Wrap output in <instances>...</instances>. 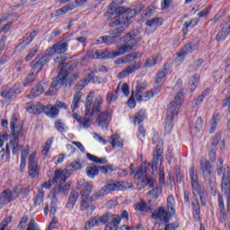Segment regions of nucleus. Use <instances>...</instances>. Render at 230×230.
<instances>
[{"label":"nucleus","instance_id":"nucleus-1","mask_svg":"<svg viewBox=\"0 0 230 230\" xmlns=\"http://www.w3.org/2000/svg\"><path fill=\"white\" fill-rule=\"evenodd\" d=\"M136 17V9H126L119 7L108 11V21L110 28H125L128 26L130 20Z\"/></svg>","mask_w":230,"mask_h":230},{"label":"nucleus","instance_id":"nucleus-2","mask_svg":"<svg viewBox=\"0 0 230 230\" xmlns=\"http://www.w3.org/2000/svg\"><path fill=\"white\" fill-rule=\"evenodd\" d=\"M128 188H132V183L113 181L103 186L101 190L94 191L90 197V200L91 202H96V200H100L102 197L109 195L111 191H122L123 190H128Z\"/></svg>","mask_w":230,"mask_h":230},{"label":"nucleus","instance_id":"nucleus-3","mask_svg":"<svg viewBox=\"0 0 230 230\" xmlns=\"http://www.w3.org/2000/svg\"><path fill=\"white\" fill-rule=\"evenodd\" d=\"M182 92H179L174 97V101L171 102L168 105L167 109V116L165 119V130H172L173 127V119L177 114H179V111H181V107H182L183 99Z\"/></svg>","mask_w":230,"mask_h":230},{"label":"nucleus","instance_id":"nucleus-4","mask_svg":"<svg viewBox=\"0 0 230 230\" xmlns=\"http://www.w3.org/2000/svg\"><path fill=\"white\" fill-rule=\"evenodd\" d=\"M93 100H94L93 102ZM102 105H103V97L102 95H98L94 99V93L90 92L85 98L84 116H87L88 118H93L94 114H100V112L103 111H102Z\"/></svg>","mask_w":230,"mask_h":230},{"label":"nucleus","instance_id":"nucleus-5","mask_svg":"<svg viewBox=\"0 0 230 230\" xmlns=\"http://www.w3.org/2000/svg\"><path fill=\"white\" fill-rule=\"evenodd\" d=\"M66 58L62 56H58L56 58H54V62L58 64V67L60 69L59 75L52 82L53 86L58 89H60L62 85H66V87H71V83H67L69 74L64 71V62H66Z\"/></svg>","mask_w":230,"mask_h":230},{"label":"nucleus","instance_id":"nucleus-6","mask_svg":"<svg viewBox=\"0 0 230 230\" xmlns=\"http://www.w3.org/2000/svg\"><path fill=\"white\" fill-rule=\"evenodd\" d=\"M213 164L206 159L201 158L200 161V172L205 181H208V184H210L211 188H215V181H213Z\"/></svg>","mask_w":230,"mask_h":230},{"label":"nucleus","instance_id":"nucleus-7","mask_svg":"<svg viewBox=\"0 0 230 230\" xmlns=\"http://www.w3.org/2000/svg\"><path fill=\"white\" fill-rule=\"evenodd\" d=\"M102 224L105 225V230H118L121 223V217L111 212H106L102 215Z\"/></svg>","mask_w":230,"mask_h":230},{"label":"nucleus","instance_id":"nucleus-8","mask_svg":"<svg viewBox=\"0 0 230 230\" xmlns=\"http://www.w3.org/2000/svg\"><path fill=\"white\" fill-rule=\"evenodd\" d=\"M126 28L123 27H115L111 28L110 31V35L102 36V42L106 46H112V44H116L118 40L119 39V35L125 33Z\"/></svg>","mask_w":230,"mask_h":230},{"label":"nucleus","instance_id":"nucleus-9","mask_svg":"<svg viewBox=\"0 0 230 230\" xmlns=\"http://www.w3.org/2000/svg\"><path fill=\"white\" fill-rule=\"evenodd\" d=\"M10 148L13 155L19 154V149L22 148L21 145H19V138H13L10 141V145H6L5 151L2 149L0 151L1 159H4L5 161H10Z\"/></svg>","mask_w":230,"mask_h":230},{"label":"nucleus","instance_id":"nucleus-10","mask_svg":"<svg viewBox=\"0 0 230 230\" xmlns=\"http://www.w3.org/2000/svg\"><path fill=\"white\" fill-rule=\"evenodd\" d=\"M140 182L143 188H145V186H149V188H152V190H150L148 193L149 195H153L155 199H157V197L161 195V188H159V185H157L155 176H146V178L140 180Z\"/></svg>","mask_w":230,"mask_h":230},{"label":"nucleus","instance_id":"nucleus-11","mask_svg":"<svg viewBox=\"0 0 230 230\" xmlns=\"http://www.w3.org/2000/svg\"><path fill=\"white\" fill-rule=\"evenodd\" d=\"M112 121V111L105 110L98 113L95 118L96 127H101V128H107Z\"/></svg>","mask_w":230,"mask_h":230},{"label":"nucleus","instance_id":"nucleus-12","mask_svg":"<svg viewBox=\"0 0 230 230\" xmlns=\"http://www.w3.org/2000/svg\"><path fill=\"white\" fill-rule=\"evenodd\" d=\"M22 127V124L19 123V120L17 119V115L13 114L10 121V128L13 139H19V137L24 136V129Z\"/></svg>","mask_w":230,"mask_h":230},{"label":"nucleus","instance_id":"nucleus-13","mask_svg":"<svg viewBox=\"0 0 230 230\" xmlns=\"http://www.w3.org/2000/svg\"><path fill=\"white\" fill-rule=\"evenodd\" d=\"M51 58V56L48 54V50L45 51V54L40 56L38 55L33 61L31 62V67L36 73H39L44 66H46L47 62H49Z\"/></svg>","mask_w":230,"mask_h":230},{"label":"nucleus","instance_id":"nucleus-14","mask_svg":"<svg viewBox=\"0 0 230 230\" xmlns=\"http://www.w3.org/2000/svg\"><path fill=\"white\" fill-rule=\"evenodd\" d=\"M28 170L31 179H35V177H39V164L37 160V153H31L29 155Z\"/></svg>","mask_w":230,"mask_h":230},{"label":"nucleus","instance_id":"nucleus-15","mask_svg":"<svg viewBox=\"0 0 230 230\" xmlns=\"http://www.w3.org/2000/svg\"><path fill=\"white\" fill-rule=\"evenodd\" d=\"M66 51H67V41L66 40H60L47 49V53L50 55V57L57 54L62 55V53H66Z\"/></svg>","mask_w":230,"mask_h":230},{"label":"nucleus","instance_id":"nucleus-16","mask_svg":"<svg viewBox=\"0 0 230 230\" xmlns=\"http://www.w3.org/2000/svg\"><path fill=\"white\" fill-rule=\"evenodd\" d=\"M163 146H156V148L153 152V163L151 164V169L153 172L157 171V164H159V162H163Z\"/></svg>","mask_w":230,"mask_h":230},{"label":"nucleus","instance_id":"nucleus-17","mask_svg":"<svg viewBox=\"0 0 230 230\" xmlns=\"http://www.w3.org/2000/svg\"><path fill=\"white\" fill-rule=\"evenodd\" d=\"M199 48V40H192L190 42L184 45L181 51L178 53V57L181 58H184L186 55H190V53H193L195 49Z\"/></svg>","mask_w":230,"mask_h":230},{"label":"nucleus","instance_id":"nucleus-18","mask_svg":"<svg viewBox=\"0 0 230 230\" xmlns=\"http://www.w3.org/2000/svg\"><path fill=\"white\" fill-rule=\"evenodd\" d=\"M230 34V18L221 26V30L218 31L217 34L216 35V40L217 42H222Z\"/></svg>","mask_w":230,"mask_h":230},{"label":"nucleus","instance_id":"nucleus-19","mask_svg":"<svg viewBox=\"0 0 230 230\" xmlns=\"http://www.w3.org/2000/svg\"><path fill=\"white\" fill-rule=\"evenodd\" d=\"M111 53H114V51H95V52H93V51H89L87 52L84 56V59H87V58H116V56H111Z\"/></svg>","mask_w":230,"mask_h":230},{"label":"nucleus","instance_id":"nucleus-20","mask_svg":"<svg viewBox=\"0 0 230 230\" xmlns=\"http://www.w3.org/2000/svg\"><path fill=\"white\" fill-rule=\"evenodd\" d=\"M152 218L154 220H159V222H170V215H168V211H166V208L164 207L155 210L152 214Z\"/></svg>","mask_w":230,"mask_h":230},{"label":"nucleus","instance_id":"nucleus-21","mask_svg":"<svg viewBox=\"0 0 230 230\" xmlns=\"http://www.w3.org/2000/svg\"><path fill=\"white\" fill-rule=\"evenodd\" d=\"M18 91L19 87L17 86L10 87V85H5L2 87L0 91V96L4 98V100H12V98L17 94Z\"/></svg>","mask_w":230,"mask_h":230},{"label":"nucleus","instance_id":"nucleus-22","mask_svg":"<svg viewBox=\"0 0 230 230\" xmlns=\"http://www.w3.org/2000/svg\"><path fill=\"white\" fill-rule=\"evenodd\" d=\"M142 66H143V63L141 62H135L134 64L129 65L119 73V77L125 78L128 76V75H132V73H136V71H139Z\"/></svg>","mask_w":230,"mask_h":230},{"label":"nucleus","instance_id":"nucleus-23","mask_svg":"<svg viewBox=\"0 0 230 230\" xmlns=\"http://www.w3.org/2000/svg\"><path fill=\"white\" fill-rule=\"evenodd\" d=\"M67 191H69V185L62 186V183H59L58 186L53 188V190L49 192V197L57 200V197H58V195L61 193H67Z\"/></svg>","mask_w":230,"mask_h":230},{"label":"nucleus","instance_id":"nucleus-24","mask_svg":"<svg viewBox=\"0 0 230 230\" xmlns=\"http://www.w3.org/2000/svg\"><path fill=\"white\" fill-rule=\"evenodd\" d=\"M136 46V42H133L132 44H127L119 46L118 50L113 51V53L111 54V57H121V55H125V53H128V51H131V49Z\"/></svg>","mask_w":230,"mask_h":230},{"label":"nucleus","instance_id":"nucleus-25","mask_svg":"<svg viewBox=\"0 0 230 230\" xmlns=\"http://www.w3.org/2000/svg\"><path fill=\"white\" fill-rule=\"evenodd\" d=\"M221 191L224 193L227 199H230V175L226 176L223 174V179L221 181Z\"/></svg>","mask_w":230,"mask_h":230},{"label":"nucleus","instance_id":"nucleus-26","mask_svg":"<svg viewBox=\"0 0 230 230\" xmlns=\"http://www.w3.org/2000/svg\"><path fill=\"white\" fill-rule=\"evenodd\" d=\"M13 192L12 190H4L0 195V208H3L5 204H9L13 200Z\"/></svg>","mask_w":230,"mask_h":230},{"label":"nucleus","instance_id":"nucleus-27","mask_svg":"<svg viewBox=\"0 0 230 230\" xmlns=\"http://www.w3.org/2000/svg\"><path fill=\"white\" fill-rule=\"evenodd\" d=\"M78 191L76 190H72L70 192V195L68 197V200L66 202V208L69 211H73V208H75V204H76V201L78 200Z\"/></svg>","mask_w":230,"mask_h":230},{"label":"nucleus","instance_id":"nucleus-28","mask_svg":"<svg viewBox=\"0 0 230 230\" xmlns=\"http://www.w3.org/2000/svg\"><path fill=\"white\" fill-rule=\"evenodd\" d=\"M67 169L66 170H57L55 172V176H54V182L59 183V184H64L67 179Z\"/></svg>","mask_w":230,"mask_h":230},{"label":"nucleus","instance_id":"nucleus-29","mask_svg":"<svg viewBox=\"0 0 230 230\" xmlns=\"http://www.w3.org/2000/svg\"><path fill=\"white\" fill-rule=\"evenodd\" d=\"M147 28L151 30L152 32L155 31L163 24V19L160 17H155L153 19L147 20L146 22Z\"/></svg>","mask_w":230,"mask_h":230},{"label":"nucleus","instance_id":"nucleus-30","mask_svg":"<svg viewBox=\"0 0 230 230\" xmlns=\"http://www.w3.org/2000/svg\"><path fill=\"white\" fill-rule=\"evenodd\" d=\"M104 219H103V215L101 217H95L90 218L87 223L84 226L85 230L92 229V227H94L95 226H102L103 224Z\"/></svg>","mask_w":230,"mask_h":230},{"label":"nucleus","instance_id":"nucleus-31","mask_svg":"<svg viewBox=\"0 0 230 230\" xmlns=\"http://www.w3.org/2000/svg\"><path fill=\"white\" fill-rule=\"evenodd\" d=\"M93 190H94V186L89 182H84L82 184L81 190V197L89 199L91 197V193H93Z\"/></svg>","mask_w":230,"mask_h":230},{"label":"nucleus","instance_id":"nucleus-32","mask_svg":"<svg viewBox=\"0 0 230 230\" xmlns=\"http://www.w3.org/2000/svg\"><path fill=\"white\" fill-rule=\"evenodd\" d=\"M75 8L74 4H67L63 6L62 8H59L54 12L51 13V17H60V15H65V13H67V12H71Z\"/></svg>","mask_w":230,"mask_h":230},{"label":"nucleus","instance_id":"nucleus-33","mask_svg":"<svg viewBox=\"0 0 230 230\" xmlns=\"http://www.w3.org/2000/svg\"><path fill=\"white\" fill-rule=\"evenodd\" d=\"M44 85L46 84H37L35 85L31 90V93L29 95H27V98H37L39 96H40V94H42V93H44Z\"/></svg>","mask_w":230,"mask_h":230},{"label":"nucleus","instance_id":"nucleus-34","mask_svg":"<svg viewBox=\"0 0 230 230\" xmlns=\"http://www.w3.org/2000/svg\"><path fill=\"white\" fill-rule=\"evenodd\" d=\"M161 60H163L161 55L157 54L155 56H153L152 58L146 59V61L144 64V67H152L153 66H155V64H159Z\"/></svg>","mask_w":230,"mask_h":230},{"label":"nucleus","instance_id":"nucleus-35","mask_svg":"<svg viewBox=\"0 0 230 230\" xmlns=\"http://www.w3.org/2000/svg\"><path fill=\"white\" fill-rule=\"evenodd\" d=\"M136 211H140L141 213H146L148 211H152V208L145 202V200H141L134 205Z\"/></svg>","mask_w":230,"mask_h":230},{"label":"nucleus","instance_id":"nucleus-36","mask_svg":"<svg viewBox=\"0 0 230 230\" xmlns=\"http://www.w3.org/2000/svg\"><path fill=\"white\" fill-rule=\"evenodd\" d=\"M37 33H38L37 31H33L30 32L26 37H23V40L20 43V46H22V48H26V46L31 44V41L33 40V39L37 37Z\"/></svg>","mask_w":230,"mask_h":230},{"label":"nucleus","instance_id":"nucleus-37","mask_svg":"<svg viewBox=\"0 0 230 230\" xmlns=\"http://www.w3.org/2000/svg\"><path fill=\"white\" fill-rule=\"evenodd\" d=\"M58 109L57 108V106H53L51 104H49L46 106L45 109V114L46 116H48L49 118H56L57 116H58Z\"/></svg>","mask_w":230,"mask_h":230},{"label":"nucleus","instance_id":"nucleus-38","mask_svg":"<svg viewBox=\"0 0 230 230\" xmlns=\"http://www.w3.org/2000/svg\"><path fill=\"white\" fill-rule=\"evenodd\" d=\"M100 173V170L98 169V166L92 164L88 167H86V174L89 179H94L98 174Z\"/></svg>","mask_w":230,"mask_h":230},{"label":"nucleus","instance_id":"nucleus-39","mask_svg":"<svg viewBox=\"0 0 230 230\" xmlns=\"http://www.w3.org/2000/svg\"><path fill=\"white\" fill-rule=\"evenodd\" d=\"M136 100L137 102H148V100H151V98H154V90H149L146 93L141 94H136Z\"/></svg>","mask_w":230,"mask_h":230},{"label":"nucleus","instance_id":"nucleus-40","mask_svg":"<svg viewBox=\"0 0 230 230\" xmlns=\"http://www.w3.org/2000/svg\"><path fill=\"white\" fill-rule=\"evenodd\" d=\"M83 93L82 92H76L74 95L72 104L70 109L72 110V112H75L76 109H78V104L80 103V101L82 100Z\"/></svg>","mask_w":230,"mask_h":230},{"label":"nucleus","instance_id":"nucleus-41","mask_svg":"<svg viewBox=\"0 0 230 230\" xmlns=\"http://www.w3.org/2000/svg\"><path fill=\"white\" fill-rule=\"evenodd\" d=\"M167 209L169 215H175V198L172 195L167 197Z\"/></svg>","mask_w":230,"mask_h":230},{"label":"nucleus","instance_id":"nucleus-42","mask_svg":"<svg viewBox=\"0 0 230 230\" xmlns=\"http://www.w3.org/2000/svg\"><path fill=\"white\" fill-rule=\"evenodd\" d=\"M168 69H170V65L164 64V68L156 75L155 82L157 84H161L163 82V78L166 76L168 73Z\"/></svg>","mask_w":230,"mask_h":230},{"label":"nucleus","instance_id":"nucleus-43","mask_svg":"<svg viewBox=\"0 0 230 230\" xmlns=\"http://www.w3.org/2000/svg\"><path fill=\"white\" fill-rule=\"evenodd\" d=\"M199 82H200V75L195 74L194 75H192V77L189 81L190 91H195Z\"/></svg>","mask_w":230,"mask_h":230},{"label":"nucleus","instance_id":"nucleus-44","mask_svg":"<svg viewBox=\"0 0 230 230\" xmlns=\"http://www.w3.org/2000/svg\"><path fill=\"white\" fill-rule=\"evenodd\" d=\"M51 145H53V137H49L43 146L41 151L42 155H44V159L48 157V154H49V150H51Z\"/></svg>","mask_w":230,"mask_h":230},{"label":"nucleus","instance_id":"nucleus-45","mask_svg":"<svg viewBox=\"0 0 230 230\" xmlns=\"http://www.w3.org/2000/svg\"><path fill=\"white\" fill-rule=\"evenodd\" d=\"M145 118H146V113L145 112V111L140 110L134 116V123H137L138 125H140L144 121Z\"/></svg>","mask_w":230,"mask_h":230},{"label":"nucleus","instance_id":"nucleus-46","mask_svg":"<svg viewBox=\"0 0 230 230\" xmlns=\"http://www.w3.org/2000/svg\"><path fill=\"white\" fill-rule=\"evenodd\" d=\"M44 202V189L40 188L38 190V194L34 199V206H40Z\"/></svg>","mask_w":230,"mask_h":230},{"label":"nucleus","instance_id":"nucleus-47","mask_svg":"<svg viewBox=\"0 0 230 230\" xmlns=\"http://www.w3.org/2000/svg\"><path fill=\"white\" fill-rule=\"evenodd\" d=\"M220 119L218 118V114H214L210 120V134H213L215 130H217V127L218 125V121Z\"/></svg>","mask_w":230,"mask_h":230},{"label":"nucleus","instance_id":"nucleus-48","mask_svg":"<svg viewBox=\"0 0 230 230\" xmlns=\"http://www.w3.org/2000/svg\"><path fill=\"white\" fill-rule=\"evenodd\" d=\"M40 48L39 47V45H35L34 47H32L29 53L27 54V56L25 57V62H30V60H31V58H33V57H35V55L37 54L38 51H40Z\"/></svg>","mask_w":230,"mask_h":230},{"label":"nucleus","instance_id":"nucleus-49","mask_svg":"<svg viewBox=\"0 0 230 230\" xmlns=\"http://www.w3.org/2000/svg\"><path fill=\"white\" fill-rule=\"evenodd\" d=\"M116 100H118V94H116L114 93V91L107 93V94H106V103L108 105H112V103H114V102H116Z\"/></svg>","mask_w":230,"mask_h":230},{"label":"nucleus","instance_id":"nucleus-50","mask_svg":"<svg viewBox=\"0 0 230 230\" xmlns=\"http://www.w3.org/2000/svg\"><path fill=\"white\" fill-rule=\"evenodd\" d=\"M55 128L58 130V132L64 133L67 130V127L66 126V123L62 121V119H57L55 121Z\"/></svg>","mask_w":230,"mask_h":230},{"label":"nucleus","instance_id":"nucleus-51","mask_svg":"<svg viewBox=\"0 0 230 230\" xmlns=\"http://www.w3.org/2000/svg\"><path fill=\"white\" fill-rule=\"evenodd\" d=\"M79 125H81L83 128H89V127L93 125V119L84 115V117L82 118L81 121H79Z\"/></svg>","mask_w":230,"mask_h":230},{"label":"nucleus","instance_id":"nucleus-52","mask_svg":"<svg viewBox=\"0 0 230 230\" xmlns=\"http://www.w3.org/2000/svg\"><path fill=\"white\" fill-rule=\"evenodd\" d=\"M66 170L67 172H76L77 170H82V164L75 160L66 167Z\"/></svg>","mask_w":230,"mask_h":230},{"label":"nucleus","instance_id":"nucleus-53","mask_svg":"<svg viewBox=\"0 0 230 230\" xmlns=\"http://www.w3.org/2000/svg\"><path fill=\"white\" fill-rule=\"evenodd\" d=\"M91 208V205H89V198H84L81 196V201H80V210L85 211Z\"/></svg>","mask_w":230,"mask_h":230},{"label":"nucleus","instance_id":"nucleus-54","mask_svg":"<svg viewBox=\"0 0 230 230\" xmlns=\"http://www.w3.org/2000/svg\"><path fill=\"white\" fill-rule=\"evenodd\" d=\"M34 81H35V74L34 73L29 74L23 82V87H30Z\"/></svg>","mask_w":230,"mask_h":230},{"label":"nucleus","instance_id":"nucleus-55","mask_svg":"<svg viewBox=\"0 0 230 230\" xmlns=\"http://www.w3.org/2000/svg\"><path fill=\"white\" fill-rule=\"evenodd\" d=\"M148 84L146 82L138 83L136 86V94H143L144 91H146Z\"/></svg>","mask_w":230,"mask_h":230},{"label":"nucleus","instance_id":"nucleus-56","mask_svg":"<svg viewBox=\"0 0 230 230\" xmlns=\"http://www.w3.org/2000/svg\"><path fill=\"white\" fill-rule=\"evenodd\" d=\"M120 42H124V44H132L136 42V45L137 44V41H135L132 38V36L128 33H127L125 36L119 39Z\"/></svg>","mask_w":230,"mask_h":230},{"label":"nucleus","instance_id":"nucleus-57","mask_svg":"<svg viewBox=\"0 0 230 230\" xmlns=\"http://www.w3.org/2000/svg\"><path fill=\"white\" fill-rule=\"evenodd\" d=\"M189 175L191 182H197L199 181V174L197 173V170H195V167L190 168Z\"/></svg>","mask_w":230,"mask_h":230},{"label":"nucleus","instance_id":"nucleus-58","mask_svg":"<svg viewBox=\"0 0 230 230\" xmlns=\"http://www.w3.org/2000/svg\"><path fill=\"white\" fill-rule=\"evenodd\" d=\"M191 186H192L194 195H198L199 193H201L202 191H204V189H202V186H200V184H199V181H192Z\"/></svg>","mask_w":230,"mask_h":230},{"label":"nucleus","instance_id":"nucleus-59","mask_svg":"<svg viewBox=\"0 0 230 230\" xmlns=\"http://www.w3.org/2000/svg\"><path fill=\"white\" fill-rule=\"evenodd\" d=\"M203 63H204V59H202V58L196 60L193 63V65L190 66V67H189L190 71H197V69H199V67H200Z\"/></svg>","mask_w":230,"mask_h":230},{"label":"nucleus","instance_id":"nucleus-60","mask_svg":"<svg viewBox=\"0 0 230 230\" xmlns=\"http://www.w3.org/2000/svg\"><path fill=\"white\" fill-rule=\"evenodd\" d=\"M179 222H173V223H165V226L164 230H176L180 227Z\"/></svg>","mask_w":230,"mask_h":230},{"label":"nucleus","instance_id":"nucleus-61","mask_svg":"<svg viewBox=\"0 0 230 230\" xmlns=\"http://www.w3.org/2000/svg\"><path fill=\"white\" fill-rule=\"evenodd\" d=\"M119 141V136L118 135H112L109 139V143L111 144L112 148H116V146H118Z\"/></svg>","mask_w":230,"mask_h":230},{"label":"nucleus","instance_id":"nucleus-62","mask_svg":"<svg viewBox=\"0 0 230 230\" xmlns=\"http://www.w3.org/2000/svg\"><path fill=\"white\" fill-rule=\"evenodd\" d=\"M46 114V106L43 104H38L37 106H34V114Z\"/></svg>","mask_w":230,"mask_h":230},{"label":"nucleus","instance_id":"nucleus-63","mask_svg":"<svg viewBox=\"0 0 230 230\" xmlns=\"http://www.w3.org/2000/svg\"><path fill=\"white\" fill-rule=\"evenodd\" d=\"M218 211H219V220L221 224H226V221L227 220V212L226 211V208Z\"/></svg>","mask_w":230,"mask_h":230},{"label":"nucleus","instance_id":"nucleus-64","mask_svg":"<svg viewBox=\"0 0 230 230\" xmlns=\"http://www.w3.org/2000/svg\"><path fill=\"white\" fill-rule=\"evenodd\" d=\"M27 230H39V226L35 222L34 218H31L28 224Z\"/></svg>","mask_w":230,"mask_h":230}]
</instances>
